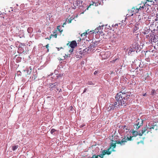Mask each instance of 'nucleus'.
I'll use <instances>...</instances> for the list:
<instances>
[{
  "label": "nucleus",
  "instance_id": "1",
  "mask_svg": "<svg viewBox=\"0 0 158 158\" xmlns=\"http://www.w3.org/2000/svg\"><path fill=\"white\" fill-rule=\"evenodd\" d=\"M100 5L99 2H92V3L90 4L89 6L87 5L84 2L81 0H77L76 1L75 3L74 4V9L78 8L80 10L81 14H83L84 12L86 10H88V8H91L92 6H96Z\"/></svg>",
  "mask_w": 158,
  "mask_h": 158
},
{
  "label": "nucleus",
  "instance_id": "2",
  "mask_svg": "<svg viewBox=\"0 0 158 158\" xmlns=\"http://www.w3.org/2000/svg\"><path fill=\"white\" fill-rule=\"evenodd\" d=\"M130 94L131 93L130 92L125 93L121 91L116 94L115 98L119 104L122 106L124 105L127 101L126 97L130 96Z\"/></svg>",
  "mask_w": 158,
  "mask_h": 158
},
{
  "label": "nucleus",
  "instance_id": "3",
  "mask_svg": "<svg viewBox=\"0 0 158 158\" xmlns=\"http://www.w3.org/2000/svg\"><path fill=\"white\" fill-rule=\"evenodd\" d=\"M133 137V136H130L129 138L128 137L124 135L122 137V139L121 141H116V143H117V144H120L121 146L124 145L128 141L131 140Z\"/></svg>",
  "mask_w": 158,
  "mask_h": 158
},
{
  "label": "nucleus",
  "instance_id": "4",
  "mask_svg": "<svg viewBox=\"0 0 158 158\" xmlns=\"http://www.w3.org/2000/svg\"><path fill=\"white\" fill-rule=\"evenodd\" d=\"M77 43L76 41L74 40L71 42L69 44V46L72 48V49H70L69 51V52L70 53V54H69V56L68 55H66L65 56V57H70V55L73 54V48H74L75 47H76L77 46Z\"/></svg>",
  "mask_w": 158,
  "mask_h": 158
},
{
  "label": "nucleus",
  "instance_id": "5",
  "mask_svg": "<svg viewBox=\"0 0 158 158\" xmlns=\"http://www.w3.org/2000/svg\"><path fill=\"white\" fill-rule=\"evenodd\" d=\"M106 152L105 151V150H103L102 152H101V154L99 155H94L91 157L90 158H98V156L100 157L101 158H103L104 156L105 155L107 154L109 155V154L110 153L109 152Z\"/></svg>",
  "mask_w": 158,
  "mask_h": 158
},
{
  "label": "nucleus",
  "instance_id": "6",
  "mask_svg": "<svg viewBox=\"0 0 158 158\" xmlns=\"http://www.w3.org/2000/svg\"><path fill=\"white\" fill-rule=\"evenodd\" d=\"M120 104L117 102H115L113 104H110L109 107L107 108V111H109L111 110H113L116 108H118L119 107Z\"/></svg>",
  "mask_w": 158,
  "mask_h": 158
},
{
  "label": "nucleus",
  "instance_id": "7",
  "mask_svg": "<svg viewBox=\"0 0 158 158\" xmlns=\"http://www.w3.org/2000/svg\"><path fill=\"white\" fill-rule=\"evenodd\" d=\"M143 125V120L141 119H138L134 125V127L136 129H138L140 126Z\"/></svg>",
  "mask_w": 158,
  "mask_h": 158
},
{
  "label": "nucleus",
  "instance_id": "8",
  "mask_svg": "<svg viewBox=\"0 0 158 158\" xmlns=\"http://www.w3.org/2000/svg\"><path fill=\"white\" fill-rule=\"evenodd\" d=\"M110 53L109 52H102L100 53V55L102 58L105 59L108 58L110 56Z\"/></svg>",
  "mask_w": 158,
  "mask_h": 158
},
{
  "label": "nucleus",
  "instance_id": "9",
  "mask_svg": "<svg viewBox=\"0 0 158 158\" xmlns=\"http://www.w3.org/2000/svg\"><path fill=\"white\" fill-rule=\"evenodd\" d=\"M139 20L143 21L144 20L145 21V19H149V17L148 16V15L146 13H143L141 15H139L138 17Z\"/></svg>",
  "mask_w": 158,
  "mask_h": 158
},
{
  "label": "nucleus",
  "instance_id": "10",
  "mask_svg": "<svg viewBox=\"0 0 158 158\" xmlns=\"http://www.w3.org/2000/svg\"><path fill=\"white\" fill-rule=\"evenodd\" d=\"M147 129L148 128L149 129H155V130H156L158 129L157 127L156 126V124H155L154 123L152 124L151 123H149L148 124V127H147Z\"/></svg>",
  "mask_w": 158,
  "mask_h": 158
},
{
  "label": "nucleus",
  "instance_id": "11",
  "mask_svg": "<svg viewBox=\"0 0 158 158\" xmlns=\"http://www.w3.org/2000/svg\"><path fill=\"white\" fill-rule=\"evenodd\" d=\"M58 85V83L55 82L53 83H50L48 84L49 87L50 88V90H52L54 88H57V86Z\"/></svg>",
  "mask_w": 158,
  "mask_h": 158
},
{
  "label": "nucleus",
  "instance_id": "12",
  "mask_svg": "<svg viewBox=\"0 0 158 158\" xmlns=\"http://www.w3.org/2000/svg\"><path fill=\"white\" fill-rule=\"evenodd\" d=\"M144 22V20L142 21L139 20V21L136 23L137 24V26H138L139 29H142L143 28Z\"/></svg>",
  "mask_w": 158,
  "mask_h": 158
},
{
  "label": "nucleus",
  "instance_id": "13",
  "mask_svg": "<svg viewBox=\"0 0 158 158\" xmlns=\"http://www.w3.org/2000/svg\"><path fill=\"white\" fill-rule=\"evenodd\" d=\"M89 48H87L85 49H84L83 50V52H81V51H80L79 52H76L74 53V55L75 56H77L79 54V53L80 54L84 55V53L85 52H88V51L89 50Z\"/></svg>",
  "mask_w": 158,
  "mask_h": 158
},
{
  "label": "nucleus",
  "instance_id": "14",
  "mask_svg": "<svg viewBox=\"0 0 158 158\" xmlns=\"http://www.w3.org/2000/svg\"><path fill=\"white\" fill-rule=\"evenodd\" d=\"M115 142H116V141ZM116 143H117L116 142V143H110V148H108V149H107V150H105V151L106 152H110V154H109V155L111 153V151H110V148H111L112 147L113 148V149L115 148L116 146ZM114 151V150L113 149L112 151Z\"/></svg>",
  "mask_w": 158,
  "mask_h": 158
},
{
  "label": "nucleus",
  "instance_id": "15",
  "mask_svg": "<svg viewBox=\"0 0 158 158\" xmlns=\"http://www.w3.org/2000/svg\"><path fill=\"white\" fill-rule=\"evenodd\" d=\"M147 2H151L152 3V1H149L148 0H146V1L143 2L144 7L145 8V10H146V8H147V9H148V7H150V5Z\"/></svg>",
  "mask_w": 158,
  "mask_h": 158
},
{
  "label": "nucleus",
  "instance_id": "16",
  "mask_svg": "<svg viewBox=\"0 0 158 158\" xmlns=\"http://www.w3.org/2000/svg\"><path fill=\"white\" fill-rule=\"evenodd\" d=\"M150 37L151 38L150 43H152L153 42L155 43L156 42V40L155 39V35L153 33L150 34Z\"/></svg>",
  "mask_w": 158,
  "mask_h": 158
},
{
  "label": "nucleus",
  "instance_id": "17",
  "mask_svg": "<svg viewBox=\"0 0 158 158\" xmlns=\"http://www.w3.org/2000/svg\"><path fill=\"white\" fill-rule=\"evenodd\" d=\"M140 10L138 8H135V7H133L131 9V11L132 12V15H132L133 14L135 13H137Z\"/></svg>",
  "mask_w": 158,
  "mask_h": 158
},
{
  "label": "nucleus",
  "instance_id": "18",
  "mask_svg": "<svg viewBox=\"0 0 158 158\" xmlns=\"http://www.w3.org/2000/svg\"><path fill=\"white\" fill-rule=\"evenodd\" d=\"M136 50L135 47H134V46H132V47H131L130 48L129 50L128 51V54H131V53L133 52H135Z\"/></svg>",
  "mask_w": 158,
  "mask_h": 158
},
{
  "label": "nucleus",
  "instance_id": "19",
  "mask_svg": "<svg viewBox=\"0 0 158 158\" xmlns=\"http://www.w3.org/2000/svg\"><path fill=\"white\" fill-rule=\"evenodd\" d=\"M147 129V127H144V128H143L142 130L141 131V132L139 133V135L140 136H142Z\"/></svg>",
  "mask_w": 158,
  "mask_h": 158
},
{
  "label": "nucleus",
  "instance_id": "20",
  "mask_svg": "<svg viewBox=\"0 0 158 158\" xmlns=\"http://www.w3.org/2000/svg\"><path fill=\"white\" fill-rule=\"evenodd\" d=\"M139 28L137 26V24L136 23L134 25V27L133 28V32H136V31L138 30L139 29Z\"/></svg>",
  "mask_w": 158,
  "mask_h": 158
},
{
  "label": "nucleus",
  "instance_id": "21",
  "mask_svg": "<svg viewBox=\"0 0 158 158\" xmlns=\"http://www.w3.org/2000/svg\"><path fill=\"white\" fill-rule=\"evenodd\" d=\"M147 31L146 32H145L144 33L146 34V37L147 39H148V40L149 41V42L150 43V40L151 39V37H150V34L147 35V34H148V33H147Z\"/></svg>",
  "mask_w": 158,
  "mask_h": 158
},
{
  "label": "nucleus",
  "instance_id": "22",
  "mask_svg": "<svg viewBox=\"0 0 158 158\" xmlns=\"http://www.w3.org/2000/svg\"><path fill=\"white\" fill-rule=\"evenodd\" d=\"M132 135L134 136L135 137L139 135V133L137 131L133 130L132 132Z\"/></svg>",
  "mask_w": 158,
  "mask_h": 158
},
{
  "label": "nucleus",
  "instance_id": "23",
  "mask_svg": "<svg viewBox=\"0 0 158 158\" xmlns=\"http://www.w3.org/2000/svg\"><path fill=\"white\" fill-rule=\"evenodd\" d=\"M57 34L56 32H53V34H51L49 37V39H48L49 40H50L52 38V36H54V37L56 38Z\"/></svg>",
  "mask_w": 158,
  "mask_h": 158
},
{
  "label": "nucleus",
  "instance_id": "24",
  "mask_svg": "<svg viewBox=\"0 0 158 158\" xmlns=\"http://www.w3.org/2000/svg\"><path fill=\"white\" fill-rule=\"evenodd\" d=\"M54 0H48V3L49 5L52 4L54 3Z\"/></svg>",
  "mask_w": 158,
  "mask_h": 158
},
{
  "label": "nucleus",
  "instance_id": "25",
  "mask_svg": "<svg viewBox=\"0 0 158 158\" xmlns=\"http://www.w3.org/2000/svg\"><path fill=\"white\" fill-rule=\"evenodd\" d=\"M33 31V29L32 27H29L27 29V31L29 33H31Z\"/></svg>",
  "mask_w": 158,
  "mask_h": 158
},
{
  "label": "nucleus",
  "instance_id": "26",
  "mask_svg": "<svg viewBox=\"0 0 158 158\" xmlns=\"http://www.w3.org/2000/svg\"><path fill=\"white\" fill-rule=\"evenodd\" d=\"M87 84L92 85H95V84L93 83L92 81H88L87 82Z\"/></svg>",
  "mask_w": 158,
  "mask_h": 158
},
{
  "label": "nucleus",
  "instance_id": "27",
  "mask_svg": "<svg viewBox=\"0 0 158 158\" xmlns=\"http://www.w3.org/2000/svg\"><path fill=\"white\" fill-rule=\"evenodd\" d=\"M18 147V145H14L12 147V149L13 151H15L16 150Z\"/></svg>",
  "mask_w": 158,
  "mask_h": 158
},
{
  "label": "nucleus",
  "instance_id": "28",
  "mask_svg": "<svg viewBox=\"0 0 158 158\" xmlns=\"http://www.w3.org/2000/svg\"><path fill=\"white\" fill-rule=\"evenodd\" d=\"M56 131V130L55 129H52L50 131L51 133L52 134H54V133Z\"/></svg>",
  "mask_w": 158,
  "mask_h": 158
},
{
  "label": "nucleus",
  "instance_id": "29",
  "mask_svg": "<svg viewBox=\"0 0 158 158\" xmlns=\"http://www.w3.org/2000/svg\"><path fill=\"white\" fill-rule=\"evenodd\" d=\"M99 35H103V29H102V30H99L98 34Z\"/></svg>",
  "mask_w": 158,
  "mask_h": 158
},
{
  "label": "nucleus",
  "instance_id": "30",
  "mask_svg": "<svg viewBox=\"0 0 158 158\" xmlns=\"http://www.w3.org/2000/svg\"><path fill=\"white\" fill-rule=\"evenodd\" d=\"M156 93V91L154 89H152L151 91V95H153Z\"/></svg>",
  "mask_w": 158,
  "mask_h": 158
},
{
  "label": "nucleus",
  "instance_id": "31",
  "mask_svg": "<svg viewBox=\"0 0 158 158\" xmlns=\"http://www.w3.org/2000/svg\"><path fill=\"white\" fill-rule=\"evenodd\" d=\"M138 8H139V10H143L145 9L143 5H142V6H139Z\"/></svg>",
  "mask_w": 158,
  "mask_h": 158
},
{
  "label": "nucleus",
  "instance_id": "32",
  "mask_svg": "<svg viewBox=\"0 0 158 158\" xmlns=\"http://www.w3.org/2000/svg\"><path fill=\"white\" fill-rule=\"evenodd\" d=\"M99 31V30H98V27H97L94 30V32H95V33H97L98 34V33Z\"/></svg>",
  "mask_w": 158,
  "mask_h": 158
},
{
  "label": "nucleus",
  "instance_id": "33",
  "mask_svg": "<svg viewBox=\"0 0 158 158\" xmlns=\"http://www.w3.org/2000/svg\"><path fill=\"white\" fill-rule=\"evenodd\" d=\"M104 26L102 25L101 26H99L98 27V30H102V29H103V27Z\"/></svg>",
  "mask_w": 158,
  "mask_h": 158
},
{
  "label": "nucleus",
  "instance_id": "34",
  "mask_svg": "<svg viewBox=\"0 0 158 158\" xmlns=\"http://www.w3.org/2000/svg\"><path fill=\"white\" fill-rule=\"evenodd\" d=\"M122 127L124 129V131H127L128 130L127 127L126 126V125L123 126Z\"/></svg>",
  "mask_w": 158,
  "mask_h": 158
},
{
  "label": "nucleus",
  "instance_id": "35",
  "mask_svg": "<svg viewBox=\"0 0 158 158\" xmlns=\"http://www.w3.org/2000/svg\"><path fill=\"white\" fill-rule=\"evenodd\" d=\"M60 27V26H57V29L59 31L60 33L62 32L63 31V30H61L60 29H59V28Z\"/></svg>",
  "mask_w": 158,
  "mask_h": 158
},
{
  "label": "nucleus",
  "instance_id": "36",
  "mask_svg": "<svg viewBox=\"0 0 158 158\" xmlns=\"http://www.w3.org/2000/svg\"><path fill=\"white\" fill-rule=\"evenodd\" d=\"M60 27V26H57V29L59 31L60 33L62 32L63 31V30H61L60 29H59V28Z\"/></svg>",
  "mask_w": 158,
  "mask_h": 158
},
{
  "label": "nucleus",
  "instance_id": "37",
  "mask_svg": "<svg viewBox=\"0 0 158 158\" xmlns=\"http://www.w3.org/2000/svg\"><path fill=\"white\" fill-rule=\"evenodd\" d=\"M73 19H71V18H70L69 19H68V23H71L72 20Z\"/></svg>",
  "mask_w": 158,
  "mask_h": 158
},
{
  "label": "nucleus",
  "instance_id": "38",
  "mask_svg": "<svg viewBox=\"0 0 158 158\" xmlns=\"http://www.w3.org/2000/svg\"><path fill=\"white\" fill-rule=\"evenodd\" d=\"M87 34V32H84L81 35V36L82 37L83 35H84V36H85V35L86 34Z\"/></svg>",
  "mask_w": 158,
  "mask_h": 158
},
{
  "label": "nucleus",
  "instance_id": "39",
  "mask_svg": "<svg viewBox=\"0 0 158 158\" xmlns=\"http://www.w3.org/2000/svg\"><path fill=\"white\" fill-rule=\"evenodd\" d=\"M27 74L28 75V74H30L31 72V69L30 71H29L28 70H27Z\"/></svg>",
  "mask_w": 158,
  "mask_h": 158
},
{
  "label": "nucleus",
  "instance_id": "40",
  "mask_svg": "<svg viewBox=\"0 0 158 158\" xmlns=\"http://www.w3.org/2000/svg\"><path fill=\"white\" fill-rule=\"evenodd\" d=\"M46 47V48L48 49H47V51L48 52L49 51V49H48V47H49V44H48L47 45H46L45 46Z\"/></svg>",
  "mask_w": 158,
  "mask_h": 158
},
{
  "label": "nucleus",
  "instance_id": "41",
  "mask_svg": "<svg viewBox=\"0 0 158 158\" xmlns=\"http://www.w3.org/2000/svg\"><path fill=\"white\" fill-rule=\"evenodd\" d=\"M56 88L57 90L59 91V92H60L61 91V89H60L59 88L57 87V88Z\"/></svg>",
  "mask_w": 158,
  "mask_h": 158
},
{
  "label": "nucleus",
  "instance_id": "42",
  "mask_svg": "<svg viewBox=\"0 0 158 158\" xmlns=\"http://www.w3.org/2000/svg\"><path fill=\"white\" fill-rule=\"evenodd\" d=\"M66 22H67V20H66V21L65 22H64L63 24V25H62V27H64V25H65L66 24Z\"/></svg>",
  "mask_w": 158,
  "mask_h": 158
},
{
  "label": "nucleus",
  "instance_id": "43",
  "mask_svg": "<svg viewBox=\"0 0 158 158\" xmlns=\"http://www.w3.org/2000/svg\"><path fill=\"white\" fill-rule=\"evenodd\" d=\"M156 18L155 19V20L156 21H157L158 19V15H156Z\"/></svg>",
  "mask_w": 158,
  "mask_h": 158
},
{
  "label": "nucleus",
  "instance_id": "44",
  "mask_svg": "<svg viewBox=\"0 0 158 158\" xmlns=\"http://www.w3.org/2000/svg\"><path fill=\"white\" fill-rule=\"evenodd\" d=\"M56 48L57 49V50L58 51H59L60 49L63 48H62V47H60V48Z\"/></svg>",
  "mask_w": 158,
  "mask_h": 158
},
{
  "label": "nucleus",
  "instance_id": "45",
  "mask_svg": "<svg viewBox=\"0 0 158 158\" xmlns=\"http://www.w3.org/2000/svg\"><path fill=\"white\" fill-rule=\"evenodd\" d=\"M149 2H148V4H149L150 5H152V4H153V3H154V2H152V3H151V2H150V3Z\"/></svg>",
  "mask_w": 158,
  "mask_h": 158
},
{
  "label": "nucleus",
  "instance_id": "46",
  "mask_svg": "<svg viewBox=\"0 0 158 158\" xmlns=\"http://www.w3.org/2000/svg\"><path fill=\"white\" fill-rule=\"evenodd\" d=\"M117 60V59H115L114 60L112 61V63H114Z\"/></svg>",
  "mask_w": 158,
  "mask_h": 158
},
{
  "label": "nucleus",
  "instance_id": "47",
  "mask_svg": "<svg viewBox=\"0 0 158 158\" xmlns=\"http://www.w3.org/2000/svg\"><path fill=\"white\" fill-rule=\"evenodd\" d=\"M87 90V89L86 88H85L84 90V91H83V93H85V92H86V91Z\"/></svg>",
  "mask_w": 158,
  "mask_h": 158
},
{
  "label": "nucleus",
  "instance_id": "48",
  "mask_svg": "<svg viewBox=\"0 0 158 158\" xmlns=\"http://www.w3.org/2000/svg\"><path fill=\"white\" fill-rule=\"evenodd\" d=\"M98 73V72L96 71H95L94 72V74L96 75Z\"/></svg>",
  "mask_w": 158,
  "mask_h": 158
},
{
  "label": "nucleus",
  "instance_id": "49",
  "mask_svg": "<svg viewBox=\"0 0 158 158\" xmlns=\"http://www.w3.org/2000/svg\"><path fill=\"white\" fill-rule=\"evenodd\" d=\"M143 94V96H147V94L146 93H145L144 94Z\"/></svg>",
  "mask_w": 158,
  "mask_h": 158
},
{
  "label": "nucleus",
  "instance_id": "50",
  "mask_svg": "<svg viewBox=\"0 0 158 158\" xmlns=\"http://www.w3.org/2000/svg\"><path fill=\"white\" fill-rule=\"evenodd\" d=\"M155 1L156 2V4H158V0H155Z\"/></svg>",
  "mask_w": 158,
  "mask_h": 158
},
{
  "label": "nucleus",
  "instance_id": "51",
  "mask_svg": "<svg viewBox=\"0 0 158 158\" xmlns=\"http://www.w3.org/2000/svg\"><path fill=\"white\" fill-rule=\"evenodd\" d=\"M148 19H146L145 22H146V23H147V22L148 21Z\"/></svg>",
  "mask_w": 158,
  "mask_h": 158
},
{
  "label": "nucleus",
  "instance_id": "52",
  "mask_svg": "<svg viewBox=\"0 0 158 158\" xmlns=\"http://www.w3.org/2000/svg\"><path fill=\"white\" fill-rule=\"evenodd\" d=\"M38 32H41V31H40V30H38Z\"/></svg>",
  "mask_w": 158,
  "mask_h": 158
},
{
  "label": "nucleus",
  "instance_id": "53",
  "mask_svg": "<svg viewBox=\"0 0 158 158\" xmlns=\"http://www.w3.org/2000/svg\"><path fill=\"white\" fill-rule=\"evenodd\" d=\"M80 127H81H81H83V126H81H81H80Z\"/></svg>",
  "mask_w": 158,
  "mask_h": 158
},
{
  "label": "nucleus",
  "instance_id": "54",
  "mask_svg": "<svg viewBox=\"0 0 158 158\" xmlns=\"http://www.w3.org/2000/svg\"><path fill=\"white\" fill-rule=\"evenodd\" d=\"M69 43H68L67 44V45H69Z\"/></svg>",
  "mask_w": 158,
  "mask_h": 158
},
{
  "label": "nucleus",
  "instance_id": "55",
  "mask_svg": "<svg viewBox=\"0 0 158 158\" xmlns=\"http://www.w3.org/2000/svg\"><path fill=\"white\" fill-rule=\"evenodd\" d=\"M45 39H48H48H49V38H45Z\"/></svg>",
  "mask_w": 158,
  "mask_h": 158
},
{
  "label": "nucleus",
  "instance_id": "56",
  "mask_svg": "<svg viewBox=\"0 0 158 158\" xmlns=\"http://www.w3.org/2000/svg\"><path fill=\"white\" fill-rule=\"evenodd\" d=\"M115 26H118V24H116L115 25Z\"/></svg>",
  "mask_w": 158,
  "mask_h": 158
},
{
  "label": "nucleus",
  "instance_id": "57",
  "mask_svg": "<svg viewBox=\"0 0 158 158\" xmlns=\"http://www.w3.org/2000/svg\"><path fill=\"white\" fill-rule=\"evenodd\" d=\"M139 142H138L137 143L138 144H139Z\"/></svg>",
  "mask_w": 158,
  "mask_h": 158
},
{
  "label": "nucleus",
  "instance_id": "58",
  "mask_svg": "<svg viewBox=\"0 0 158 158\" xmlns=\"http://www.w3.org/2000/svg\"><path fill=\"white\" fill-rule=\"evenodd\" d=\"M19 58V59H21L20 57H19V58Z\"/></svg>",
  "mask_w": 158,
  "mask_h": 158
}]
</instances>
